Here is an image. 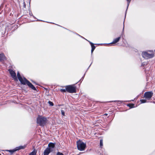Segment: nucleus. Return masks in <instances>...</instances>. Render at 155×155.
I'll list each match as a JSON object with an SVG mask.
<instances>
[{"label":"nucleus","instance_id":"nucleus-23","mask_svg":"<svg viewBox=\"0 0 155 155\" xmlns=\"http://www.w3.org/2000/svg\"><path fill=\"white\" fill-rule=\"evenodd\" d=\"M104 115H107V114H104Z\"/></svg>","mask_w":155,"mask_h":155},{"label":"nucleus","instance_id":"nucleus-13","mask_svg":"<svg viewBox=\"0 0 155 155\" xmlns=\"http://www.w3.org/2000/svg\"><path fill=\"white\" fill-rule=\"evenodd\" d=\"M49 148H53L54 147L55 143H50L48 144Z\"/></svg>","mask_w":155,"mask_h":155},{"label":"nucleus","instance_id":"nucleus-11","mask_svg":"<svg viewBox=\"0 0 155 155\" xmlns=\"http://www.w3.org/2000/svg\"><path fill=\"white\" fill-rule=\"evenodd\" d=\"M6 58L3 53L0 54V61L6 60Z\"/></svg>","mask_w":155,"mask_h":155},{"label":"nucleus","instance_id":"nucleus-3","mask_svg":"<svg viewBox=\"0 0 155 155\" xmlns=\"http://www.w3.org/2000/svg\"><path fill=\"white\" fill-rule=\"evenodd\" d=\"M46 118L41 116H39L37 119V123L40 125L43 126L46 122Z\"/></svg>","mask_w":155,"mask_h":155},{"label":"nucleus","instance_id":"nucleus-1","mask_svg":"<svg viewBox=\"0 0 155 155\" xmlns=\"http://www.w3.org/2000/svg\"><path fill=\"white\" fill-rule=\"evenodd\" d=\"M17 76L19 80L21 83L24 85L27 84L29 87L33 90H35V87L29 81L27 80L25 78H23L20 74L18 72L17 74Z\"/></svg>","mask_w":155,"mask_h":155},{"label":"nucleus","instance_id":"nucleus-2","mask_svg":"<svg viewBox=\"0 0 155 155\" xmlns=\"http://www.w3.org/2000/svg\"><path fill=\"white\" fill-rule=\"evenodd\" d=\"M77 147L78 149L80 151H83L85 150L86 147V144L82 141L78 140L77 142Z\"/></svg>","mask_w":155,"mask_h":155},{"label":"nucleus","instance_id":"nucleus-6","mask_svg":"<svg viewBox=\"0 0 155 155\" xmlns=\"http://www.w3.org/2000/svg\"><path fill=\"white\" fill-rule=\"evenodd\" d=\"M25 146H20L18 147H16L14 149L12 150H6V151H8L9 152H10L11 153H12L17 150H19L20 149H24L25 148Z\"/></svg>","mask_w":155,"mask_h":155},{"label":"nucleus","instance_id":"nucleus-16","mask_svg":"<svg viewBox=\"0 0 155 155\" xmlns=\"http://www.w3.org/2000/svg\"><path fill=\"white\" fill-rule=\"evenodd\" d=\"M140 101L141 103H144L146 102V100H141Z\"/></svg>","mask_w":155,"mask_h":155},{"label":"nucleus","instance_id":"nucleus-15","mask_svg":"<svg viewBox=\"0 0 155 155\" xmlns=\"http://www.w3.org/2000/svg\"><path fill=\"white\" fill-rule=\"evenodd\" d=\"M131 0H126L127 2V8H128Z\"/></svg>","mask_w":155,"mask_h":155},{"label":"nucleus","instance_id":"nucleus-7","mask_svg":"<svg viewBox=\"0 0 155 155\" xmlns=\"http://www.w3.org/2000/svg\"><path fill=\"white\" fill-rule=\"evenodd\" d=\"M152 92H147L145 93L144 97L147 99H149L151 98L153 95Z\"/></svg>","mask_w":155,"mask_h":155},{"label":"nucleus","instance_id":"nucleus-4","mask_svg":"<svg viewBox=\"0 0 155 155\" xmlns=\"http://www.w3.org/2000/svg\"><path fill=\"white\" fill-rule=\"evenodd\" d=\"M142 57L145 59H148L153 58L154 56L153 53L150 54L148 52H143L142 53Z\"/></svg>","mask_w":155,"mask_h":155},{"label":"nucleus","instance_id":"nucleus-9","mask_svg":"<svg viewBox=\"0 0 155 155\" xmlns=\"http://www.w3.org/2000/svg\"><path fill=\"white\" fill-rule=\"evenodd\" d=\"M51 148H47L45 150L44 153V155H48L51 152Z\"/></svg>","mask_w":155,"mask_h":155},{"label":"nucleus","instance_id":"nucleus-25","mask_svg":"<svg viewBox=\"0 0 155 155\" xmlns=\"http://www.w3.org/2000/svg\"><path fill=\"white\" fill-rule=\"evenodd\" d=\"M0 155H2L0 153Z\"/></svg>","mask_w":155,"mask_h":155},{"label":"nucleus","instance_id":"nucleus-19","mask_svg":"<svg viewBox=\"0 0 155 155\" xmlns=\"http://www.w3.org/2000/svg\"><path fill=\"white\" fill-rule=\"evenodd\" d=\"M56 155H64V154L62 153L58 152L57 153Z\"/></svg>","mask_w":155,"mask_h":155},{"label":"nucleus","instance_id":"nucleus-5","mask_svg":"<svg viewBox=\"0 0 155 155\" xmlns=\"http://www.w3.org/2000/svg\"><path fill=\"white\" fill-rule=\"evenodd\" d=\"M66 91L70 93H73L76 92V88L72 85H68L65 87Z\"/></svg>","mask_w":155,"mask_h":155},{"label":"nucleus","instance_id":"nucleus-12","mask_svg":"<svg viewBox=\"0 0 155 155\" xmlns=\"http://www.w3.org/2000/svg\"><path fill=\"white\" fill-rule=\"evenodd\" d=\"M89 41V43L91 46V53H93V52L94 51V50L95 49V47L94 45V44L92 42H91L89 41Z\"/></svg>","mask_w":155,"mask_h":155},{"label":"nucleus","instance_id":"nucleus-18","mask_svg":"<svg viewBox=\"0 0 155 155\" xmlns=\"http://www.w3.org/2000/svg\"><path fill=\"white\" fill-rule=\"evenodd\" d=\"M48 103L51 106H53L54 105L53 103L51 101H49Z\"/></svg>","mask_w":155,"mask_h":155},{"label":"nucleus","instance_id":"nucleus-20","mask_svg":"<svg viewBox=\"0 0 155 155\" xmlns=\"http://www.w3.org/2000/svg\"><path fill=\"white\" fill-rule=\"evenodd\" d=\"M103 141L102 140H100V145L101 146H103Z\"/></svg>","mask_w":155,"mask_h":155},{"label":"nucleus","instance_id":"nucleus-22","mask_svg":"<svg viewBox=\"0 0 155 155\" xmlns=\"http://www.w3.org/2000/svg\"><path fill=\"white\" fill-rule=\"evenodd\" d=\"M124 27H123V31H124Z\"/></svg>","mask_w":155,"mask_h":155},{"label":"nucleus","instance_id":"nucleus-8","mask_svg":"<svg viewBox=\"0 0 155 155\" xmlns=\"http://www.w3.org/2000/svg\"><path fill=\"white\" fill-rule=\"evenodd\" d=\"M9 71L12 78H13L14 79L17 80V79L16 76V74L15 71L11 69L9 70Z\"/></svg>","mask_w":155,"mask_h":155},{"label":"nucleus","instance_id":"nucleus-10","mask_svg":"<svg viewBox=\"0 0 155 155\" xmlns=\"http://www.w3.org/2000/svg\"><path fill=\"white\" fill-rule=\"evenodd\" d=\"M120 37H118L117 38L114 39L113 41L110 44H115L119 41L120 39Z\"/></svg>","mask_w":155,"mask_h":155},{"label":"nucleus","instance_id":"nucleus-24","mask_svg":"<svg viewBox=\"0 0 155 155\" xmlns=\"http://www.w3.org/2000/svg\"><path fill=\"white\" fill-rule=\"evenodd\" d=\"M132 106H134V104H132Z\"/></svg>","mask_w":155,"mask_h":155},{"label":"nucleus","instance_id":"nucleus-17","mask_svg":"<svg viewBox=\"0 0 155 155\" xmlns=\"http://www.w3.org/2000/svg\"><path fill=\"white\" fill-rule=\"evenodd\" d=\"M61 112L62 115L64 116L65 115V112L63 110L61 109Z\"/></svg>","mask_w":155,"mask_h":155},{"label":"nucleus","instance_id":"nucleus-14","mask_svg":"<svg viewBox=\"0 0 155 155\" xmlns=\"http://www.w3.org/2000/svg\"><path fill=\"white\" fill-rule=\"evenodd\" d=\"M36 153L35 151H33L29 155H36Z\"/></svg>","mask_w":155,"mask_h":155},{"label":"nucleus","instance_id":"nucleus-21","mask_svg":"<svg viewBox=\"0 0 155 155\" xmlns=\"http://www.w3.org/2000/svg\"><path fill=\"white\" fill-rule=\"evenodd\" d=\"M60 91L61 92H66V89H61L60 90Z\"/></svg>","mask_w":155,"mask_h":155}]
</instances>
